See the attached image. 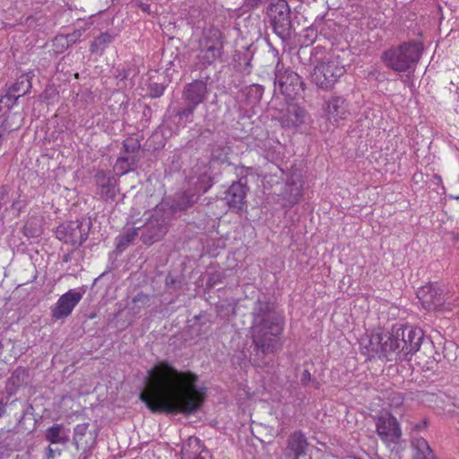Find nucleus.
Segmentation results:
<instances>
[{
  "instance_id": "51",
  "label": "nucleus",
  "mask_w": 459,
  "mask_h": 459,
  "mask_svg": "<svg viewBox=\"0 0 459 459\" xmlns=\"http://www.w3.org/2000/svg\"><path fill=\"white\" fill-rule=\"evenodd\" d=\"M429 420L426 417L418 422L412 421L410 423V429L411 432H420L426 430L429 428Z\"/></svg>"
},
{
  "instance_id": "3",
  "label": "nucleus",
  "mask_w": 459,
  "mask_h": 459,
  "mask_svg": "<svg viewBox=\"0 0 459 459\" xmlns=\"http://www.w3.org/2000/svg\"><path fill=\"white\" fill-rule=\"evenodd\" d=\"M390 339L388 351H392L390 359L394 362L410 361L417 353L428 355L434 349L432 340L422 329L408 325H394Z\"/></svg>"
},
{
  "instance_id": "12",
  "label": "nucleus",
  "mask_w": 459,
  "mask_h": 459,
  "mask_svg": "<svg viewBox=\"0 0 459 459\" xmlns=\"http://www.w3.org/2000/svg\"><path fill=\"white\" fill-rule=\"evenodd\" d=\"M252 169L251 167L236 166L235 174L238 179L224 192L223 199L229 209L235 213H240L247 206V195L249 191L247 177Z\"/></svg>"
},
{
  "instance_id": "41",
  "label": "nucleus",
  "mask_w": 459,
  "mask_h": 459,
  "mask_svg": "<svg viewBox=\"0 0 459 459\" xmlns=\"http://www.w3.org/2000/svg\"><path fill=\"white\" fill-rule=\"evenodd\" d=\"M454 348H455V344L452 342L449 343H446L443 346L442 353H439L438 351H435L432 353V351L435 350V348L427 355L431 359V361H427V364L429 363H435V365L437 367L439 363H442L444 360H446L448 363L451 362L452 358L449 355L448 351H452Z\"/></svg>"
},
{
  "instance_id": "54",
  "label": "nucleus",
  "mask_w": 459,
  "mask_h": 459,
  "mask_svg": "<svg viewBox=\"0 0 459 459\" xmlns=\"http://www.w3.org/2000/svg\"><path fill=\"white\" fill-rule=\"evenodd\" d=\"M10 186L8 185H3L0 186V203L4 205L7 204L10 201Z\"/></svg>"
},
{
  "instance_id": "37",
  "label": "nucleus",
  "mask_w": 459,
  "mask_h": 459,
  "mask_svg": "<svg viewBox=\"0 0 459 459\" xmlns=\"http://www.w3.org/2000/svg\"><path fill=\"white\" fill-rule=\"evenodd\" d=\"M193 323L190 325L192 332L196 335L206 333L212 325L214 323V316L207 311H201L193 317Z\"/></svg>"
},
{
  "instance_id": "43",
  "label": "nucleus",
  "mask_w": 459,
  "mask_h": 459,
  "mask_svg": "<svg viewBox=\"0 0 459 459\" xmlns=\"http://www.w3.org/2000/svg\"><path fill=\"white\" fill-rule=\"evenodd\" d=\"M114 101L116 104H118V107L116 108L113 104L110 105L112 109H117V114L120 115L123 118H125L126 115L128 114V108L130 104V98L128 95L121 92H116L113 95Z\"/></svg>"
},
{
  "instance_id": "34",
  "label": "nucleus",
  "mask_w": 459,
  "mask_h": 459,
  "mask_svg": "<svg viewBox=\"0 0 459 459\" xmlns=\"http://www.w3.org/2000/svg\"><path fill=\"white\" fill-rule=\"evenodd\" d=\"M5 96L16 99V105L25 99L29 92V74H22L10 87L1 91Z\"/></svg>"
},
{
  "instance_id": "27",
  "label": "nucleus",
  "mask_w": 459,
  "mask_h": 459,
  "mask_svg": "<svg viewBox=\"0 0 459 459\" xmlns=\"http://www.w3.org/2000/svg\"><path fill=\"white\" fill-rule=\"evenodd\" d=\"M289 101H287L286 111L281 118V124L287 127H299L306 123L308 113L298 103Z\"/></svg>"
},
{
  "instance_id": "14",
  "label": "nucleus",
  "mask_w": 459,
  "mask_h": 459,
  "mask_svg": "<svg viewBox=\"0 0 459 459\" xmlns=\"http://www.w3.org/2000/svg\"><path fill=\"white\" fill-rule=\"evenodd\" d=\"M91 226L90 220L65 221L56 228V236L60 241L78 247L88 238Z\"/></svg>"
},
{
  "instance_id": "4",
  "label": "nucleus",
  "mask_w": 459,
  "mask_h": 459,
  "mask_svg": "<svg viewBox=\"0 0 459 459\" xmlns=\"http://www.w3.org/2000/svg\"><path fill=\"white\" fill-rule=\"evenodd\" d=\"M209 79V76H205L204 78L195 79L184 85L181 95L182 105L178 107L169 106L167 110L169 121L181 126H185L193 121L196 108L206 100L209 92L207 84Z\"/></svg>"
},
{
  "instance_id": "63",
  "label": "nucleus",
  "mask_w": 459,
  "mask_h": 459,
  "mask_svg": "<svg viewBox=\"0 0 459 459\" xmlns=\"http://www.w3.org/2000/svg\"><path fill=\"white\" fill-rule=\"evenodd\" d=\"M7 403L4 402V397L0 395V419L4 415L6 411Z\"/></svg>"
},
{
  "instance_id": "22",
  "label": "nucleus",
  "mask_w": 459,
  "mask_h": 459,
  "mask_svg": "<svg viewBox=\"0 0 459 459\" xmlns=\"http://www.w3.org/2000/svg\"><path fill=\"white\" fill-rule=\"evenodd\" d=\"M367 341L364 345L366 353L370 357H378L381 359L391 361L392 351H388L390 345V331L384 333L382 330L373 331L363 342Z\"/></svg>"
},
{
  "instance_id": "46",
  "label": "nucleus",
  "mask_w": 459,
  "mask_h": 459,
  "mask_svg": "<svg viewBox=\"0 0 459 459\" xmlns=\"http://www.w3.org/2000/svg\"><path fill=\"white\" fill-rule=\"evenodd\" d=\"M53 48L56 53L61 54L64 53L66 49L70 48L68 44L67 38L65 34H57L53 39Z\"/></svg>"
},
{
  "instance_id": "61",
  "label": "nucleus",
  "mask_w": 459,
  "mask_h": 459,
  "mask_svg": "<svg viewBox=\"0 0 459 459\" xmlns=\"http://www.w3.org/2000/svg\"><path fill=\"white\" fill-rule=\"evenodd\" d=\"M136 5L144 13H151V6L146 1L135 2Z\"/></svg>"
},
{
  "instance_id": "45",
  "label": "nucleus",
  "mask_w": 459,
  "mask_h": 459,
  "mask_svg": "<svg viewBox=\"0 0 459 459\" xmlns=\"http://www.w3.org/2000/svg\"><path fill=\"white\" fill-rule=\"evenodd\" d=\"M161 60L163 63H165L166 70H169L170 68L176 66V61H178V63H180L178 48H164L162 52Z\"/></svg>"
},
{
  "instance_id": "18",
  "label": "nucleus",
  "mask_w": 459,
  "mask_h": 459,
  "mask_svg": "<svg viewBox=\"0 0 459 459\" xmlns=\"http://www.w3.org/2000/svg\"><path fill=\"white\" fill-rule=\"evenodd\" d=\"M29 170L27 165L21 168L17 172L16 178L13 180V192L12 194L11 211L16 216H19L23 212L29 201Z\"/></svg>"
},
{
  "instance_id": "8",
  "label": "nucleus",
  "mask_w": 459,
  "mask_h": 459,
  "mask_svg": "<svg viewBox=\"0 0 459 459\" xmlns=\"http://www.w3.org/2000/svg\"><path fill=\"white\" fill-rule=\"evenodd\" d=\"M346 74L345 65L340 56L332 55L319 61L310 72L312 84L322 91H331Z\"/></svg>"
},
{
  "instance_id": "60",
  "label": "nucleus",
  "mask_w": 459,
  "mask_h": 459,
  "mask_svg": "<svg viewBox=\"0 0 459 459\" xmlns=\"http://www.w3.org/2000/svg\"><path fill=\"white\" fill-rule=\"evenodd\" d=\"M46 291H40L39 295H34L33 297H30V306H35L36 304H38L40 299L46 297Z\"/></svg>"
},
{
  "instance_id": "48",
  "label": "nucleus",
  "mask_w": 459,
  "mask_h": 459,
  "mask_svg": "<svg viewBox=\"0 0 459 459\" xmlns=\"http://www.w3.org/2000/svg\"><path fill=\"white\" fill-rule=\"evenodd\" d=\"M10 341L4 340L0 337V376L3 375V371L7 365V350L6 347L10 345Z\"/></svg>"
},
{
  "instance_id": "50",
  "label": "nucleus",
  "mask_w": 459,
  "mask_h": 459,
  "mask_svg": "<svg viewBox=\"0 0 459 459\" xmlns=\"http://www.w3.org/2000/svg\"><path fill=\"white\" fill-rule=\"evenodd\" d=\"M95 16L91 15L89 17L87 21H85L83 18H77L76 22L74 23V26L76 27V30H81V33L82 34L83 31L90 29L91 26L93 24V18Z\"/></svg>"
},
{
  "instance_id": "20",
  "label": "nucleus",
  "mask_w": 459,
  "mask_h": 459,
  "mask_svg": "<svg viewBox=\"0 0 459 459\" xmlns=\"http://www.w3.org/2000/svg\"><path fill=\"white\" fill-rule=\"evenodd\" d=\"M309 449L310 444L305 433L300 429L295 430L287 437L281 459H312Z\"/></svg>"
},
{
  "instance_id": "28",
  "label": "nucleus",
  "mask_w": 459,
  "mask_h": 459,
  "mask_svg": "<svg viewBox=\"0 0 459 459\" xmlns=\"http://www.w3.org/2000/svg\"><path fill=\"white\" fill-rule=\"evenodd\" d=\"M224 50L218 48H211L198 43V53L196 55L195 66L198 70L203 71L208 67L214 65L217 61L221 60Z\"/></svg>"
},
{
  "instance_id": "11",
  "label": "nucleus",
  "mask_w": 459,
  "mask_h": 459,
  "mask_svg": "<svg viewBox=\"0 0 459 459\" xmlns=\"http://www.w3.org/2000/svg\"><path fill=\"white\" fill-rule=\"evenodd\" d=\"M172 221L168 213L159 204H156L146 218L144 224L140 227V239L143 244L150 247L160 241L167 235Z\"/></svg>"
},
{
  "instance_id": "32",
  "label": "nucleus",
  "mask_w": 459,
  "mask_h": 459,
  "mask_svg": "<svg viewBox=\"0 0 459 459\" xmlns=\"http://www.w3.org/2000/svg\"><path fill=\"white\" fill-rule=\"evenodd\" d=\"M225 42L226 39L223 32L215 26L204 29L198 41L199 44L211 48H218L220 50H224Z\"/></svg>"
},
{
  "instance_id": "16",
  "label": "nucleus",
  "mask_w": 459,
  "mask_h": 459,
  "mask_svg": "<svg viewBox=\"0 0 459 459\" xmlns=\"http://www.w3.org/2000/svg\"><path fill=\"white\" fill-rule=\"evenodd\" d=\"M198 199L187 188L175 193L173 195L166 196L158 204L168 215L172 219H177L178 215L186 212L193 207Z\"/></svg>"
},
{
  "instance_id": "55",
  "label": "nucleus",
  "mask_w": 459,
  "mask_h": 459,
  "mask_svg": "<svg viewBox=\"0 0 459 459\" xmlns=\"http://www.w3.org/2000/svg\"><path fill=\"white\" fill-rule=\"evenodd\" d=\"M223 276L221 273H212L208 275L206 285L213 287L222 281Z\"/></svg>"
},
{
  "instance_id": "29",
  "label": "nucleus",
  "mask_w": 459,
  "mask_h": 459,
  "mask_svg": "<svg viewBox=\"0 0 459 459\" xmlns=\"http://www.w3.org/2000/svg\"><path fill=\"white\" fill-rule=\"evenodd\" d=\"M255 53V47L254 44L244 46L240 49L236 50L233 55L235 67H237L239 72L249 74L252 71V60Z\"/></svg>"
},
{
  "instance_id": "17",
  "label": "nucleus",
  "mask_w": 459,
  "mask_h": 459,
  "mask_svg": "<svg viewBox=\"0 0 459 459\" xmlns=\"http://www.w3.org/2000/svg\"><path fill=\"white\" fill-rule=\"evenodd\" d=\"M376 432L381 441L387 446L398 444L403 432L397 419L389 411L375 417Z\"/></svg>"
},
{
  "instance_id": "59",
  "label": "nucleus",
  "mask_w": 459,
  "mask_h": 459,
  "mask_svg": "<svg viewBox=\"0 0 459 459\" xmlns=\"http://www.w3.org/2000/svg\"><path fill=\"white\" fill-rule=\"evenodd\" d=\"M312 376L308 369H304L301 378H300V384L302 386L307 387L308 386L310 381L312 380Z\"/></svg>"
},
{
  "instance_id": "36",
  "label": "nucleus",
  "mask_w": 459,
  "mask_h": 459,
  "mask_svg": "<svg viewBox=\"0 0 459 459\" xmlns=\"http://www.w3.org/2000/svg\"><path fill=\"white\" fill-rule=\"evenodd\" d=\"M264 93V87L258 83H253L241 89L242 101L252 108L260 104Z\"/></svg>"
},
{
  "instance_id": "25",
  "label": "nucleus",
  "mask_w": 459,
  "mask_h": 459,
  "mask_svg": "<svg viewBox=\"0 0 459 459\" xmlns=\"http://www.w3.org/2000/svg\"><path fill=\"white\" fill-rule=\"evenodd\" d=\"M113 77L117 80V87L118 90H131L135 86V78L138 76L140 70L134 62H126L114 67Z\"/></svg>"
},
{
  "instance_id": "38",
  "label": "nucleus",
  "mask_w": 459,
  "mask_h": 459,
  "mask_svg": "<svg viewBox=\"0 0 459 459\" xmlns=\"http://www.w3.org/2000/svg\"><path fill=\"white\" fill-rule=\"evenodd\" d=\"M210 158H209V170H213L215 169V165H231L230 161V152L229 148L222 146L221 144H212L210 149Z\"/></svg>"
},
{
  "instance_id": "42",
  "label": "nucleus",
  "mask_w": 459,
  "mask_h": 459,
  "mask_svg": "<svg viewBox=\"0 0 459 459\" xmlns=\"http://www.w3.org/2000/svg\"><path fill=\"white\" fill-rule=\"evenodd\" d=\"M152 299L153 295L145 294L143 291H140L132 299V306L130 309L134 315H137L143 308L151 306Z\"/></svg>"
},
{
  "instance_id": "35",
  "label": "nucleus",
  "mask_w": 459,
  "mask_h": 459,
  "mask_svg": "<svg viewBox=\"0 0 459 459\" xmlns=\"http://www.w3.org/2000/svg\"><path fill=\"white\" fill-rule=\"evenodd\" d=\"M45 437L51 445H61L66 447L70 441V429H65L63 424H54L48 428Z\"/></svg>"
},
{
  "instance_id": "64",
  "label": "nucleus",
  "mask_w": 459,
  "mask_h": 459,
  "mask_svg": "<svg viewBox=\"0 0 459 459\" xmlns=\"http://www.w3.org/2000/svg\"><path fill=\"white\" fill-rule=\"evenodd\" d=\"M211 455L208 450L202 451L198 455L195 456L193 459H211Z\"/></svg>"
},
{
  "instance_id": "19",
  "label": "nucleus",
  "mask_w": 459,
  "mask_h": 459,
  "mask_svg": "<svg viewBox=\"0 0 459 459\" xmlns=\"http://www.w3.org/2000/svg\"><path fill=\"white\" fill-rule=\"evenodd\" d=\"M446 292L444 286L430 282L418 289L416 296L424 309L435 311L442 308L446 302Z\"/></svg>"
},
{
  "instance_id": "58",
  "label": "nucleus",
  "mask_w": 459,
  "mask_h": 459,
  "mask_svg": "<svg viewBox=\"0 0 459 459\" xmlns=\"http://www.w3.org/2000/svg\"><path fill=\"white\" fill-rule=\"evenodd\" d=\"M51 446L52 445L50 444L46 448V450H47V453H46L47 459H54L56 455H61L62 448H58V447L53 448Z\"/></svg>"
},
{
  "instance_id": "47",
  "label": "nucleus",
  "mask_w": 459,
  "mask_h": 459,
  "mask_svg": "<svg viewBox=\"0 0 459 459\" xmlns=\"http://www.w3.org/2000/svg\"><path fill=\"white\" fill-rule=\"evenodd\" d=\"M235 314V307L230 303L216 305V316L221 319H227L230 316Z\"/></svg>"
},
{
  "instance_id": "40",
  "label": "nucleus",
  "mask_w": 459,
  "mask_h": 459,
  "mask_svg": "<svg viewBox=\"0 0 459 459\" xmlns=\"http://www.w3.org/2000/svg\"><path fill=\"white\" fill-rule=\"evenodd\" d=\"M186 283L185 275L177 271L169 272L164 280L165 288L169 291L181 290Z\"/></svg>"
},
{
  "instance_id": "56",
  "label": "nucleus",
  "mask_w": 459,
  "mask_h": 459,
  "mask_svg": "<svg viewBox=\"0 0 459 459\" xmlns=\"http://www.w3.org/2000/svg\"><path fill=\"white\" fill-rule=\"evenodd\" d=\"M269 1L270 0H244V6L248 10H255Z\"/></svg>"
},
{
  "instance_id": "33",
  "label": "nucleus",
  "mask_w": 459,
  "mask_h": 459,
  "mask_svg": "<svg viewBox=\"0 0 459 459\" xmlns=\"http://www.w3.org/2000/svg\"><path fill=\"white\" fill-rule=\"evenodd\" d=\"M411 459H437L429 442L418 436L411 437Z\"/></svg>"
},
{
  "instance_id": "7",
  "label": "nucleus",
  "mask_w": 459,
  "mask_h": 459,
  "mask_svg": "<svg viewBox=\"0 0 459 459\" xmlns=\"http://www.w3.org/2000/svg\"><path fill=\"white\" fill-rule=\"evenodd\" d=\"M0 395L4 397L5 403L10 406L19 403L22 411L13 430L18 433L21 429H25L23 420L29 411V370L23 367L15 368L6 381L5 393H1Z\"/></svg>"
},
{
  "instance_id": "6",
  "label": "nucleus",
  "mask_w": 459,
  "mask_h": 459,
  "mask_svg": "<svg viewBox=\"0 0 459 459\" xmlns=\"http://www.w3.org/2000/svg\"><path fill=\"white\" fill-rule=\"evenodd\" d=\"M290 7L286 0L271 2L265 12V22L273 32L281 39L283 47L289 46L295 39L297 33L295 20Z\"/></svg>"
},
{
  "instance_id": "24",
  "label": "nucleus",
  "mask_w": 459,
  "mask_h": 459,
  "mask_svg": "<svg viewBox=\"0 0 459 459\" xmlns=\"http://www.w3.org/2000/svg\"><path fill=\"white\" fill-rule=\"evenodd\" d=\"M303 191V180L299 176L291 175L289 177L282 186L279 195L278 203L286 209L292 208L297 204L301 197Z\"/></svg>"
},
{
  "instance_id": "2",
  "label": "nucleus",
  "mask_w": 459,
  "mask_h": 459,
  "mask_svg": "<svg viewBox=\"0 0 459 459\" xmlns=\"http://www.w3.org/2000/svg\"><path fill=\"white\" fill-rule=\"evenodd\" d=\"M250 316L252 344L249 355L243 350L236 351L230 357V363L235 368H247L250 363L254 366L264 364L267 355L277 351L284 331V314L278 309L276 301L266 293H259L253 301Z\"/></svg>"
},
{
  "instance_id": "1",
  "label": "nucleus",
  "mask_w": 459,
  "mask_h": 459,
  "mask_svg": "<svg viewBox=\"0 0 459 459\" xmlns=\"http://www.w3.org/2000/svg\"><path fill=\"white\" fill-rule=\"evenodd\" d=\"M200 382L196 373L161 359L147 370L139 400L152 413L189 418L201 412L207 400L208 389Z\"/></svg>"
},
{
  "instance_id": "26",
  "label": "nucleus",
  "mask_w": 459,
  "mask_h": 459,
  "mask_svg": "<svg viewBox=\"0 0 459 459\" xmlns=\"http://www.w3.org/2000/svg\"><path fill=\"white\" fill-rule=\"evenodd\" d=\"M349 101L342 95H332L324 105V109L330 121L335 123L344 120L349 114Z\"/></svg>"
},
{
  "instance_id": "5",
  "label": "nucleus",
  "mask_w": 459,
  "mask_h": 459,
  "mask_svg": "<svg viewBox=\"0 0 459 459\" xmlns=\"http://www.w3.org/2000/svg\"><path fill=\"white\" fill-rule=\"evenodd\" d=\"M422 42L416 39L392 45L381 53L380 60L388 69L398 73H413L423 53Z\"/></svg>"
},
{
  "instance_id": "44",
  "label": "nucleus",
  "mask_w": 459,
  "mask_h": 459,
  "mask_svg": "<svg viewBox=\"0 0 459 459\" xmlns=\"http://www.w3.org/2000/svg\"><path fill=\"white\" fill-rule=\"evenodd\" d=\"M169 84V81H166L165 79L163 82H158L150 78L147 83V95L152 99L160 98L164 94Z\"/></svg>"
},
{
  "instance_id": "10",
  "label": "nucleus",
  "mask_w": 459,
  "mask_h": 459,
  "mask_svg": "<svg viewBox=\"0 0 459 459\" xmlns=\"http://www.w3.org/2000/svg\"><path fill=\"white\" fill-rule=\"evenodd\" d=\"M47 3L48 0L30 1V11L34 10V13H30V39L33 47L39 48L46 46L48 35L56 23L49 10L39 9V5Z\"/></svg>"
},
{
  "instance_id": "57",
  "label": "nucleus",
  "mask_w": 459,
  "mask_h": 459,
  "mask_svg": "<svg viewBox=\"0 0 459 459\" xmlns=\"http://www.w3.org/2000/svg\"><path fill=\"white\" fill-rule=\"evenodd\" d=\"M65 35L67 38V41H68V44L70 45V47H72L74 44L77 43L80 40L81 37L82 36L81 33V30H76V29H74V30L73 32L66 33Z\"/></svg>"
},
{
  "instance_id": "39",
  "label": "nucleus",
  "mask_w": 459,
  "mask_h": 459,
  "mask_svg": "<svg viewBox=\"0 0 459 459\" xmlns=\"http://www.w3.org/2000/svg\"><path fill=\"white\" fill-rule=\"evenodd\" d=\"M140 227H134L128 229L122 234H119L115 238L116 242V252L121 254L124 252L131 244L134 243L135 238L139 236Z\"/></svg>"
},
{
  "instance_id": "23",
  "label": "nucleus",
  "mask_w": 459,
  "mask_h": 459,
  "mask_svg": "<svg viewBox=\"0 0 459 459\" xmlns=\"http://www.w3.org/2000/svg\"><path fill=\"white\" fill-rule=\"evenodd\" d=\"M17 106L16 99L5 96L0 91V128L3 131H13L21 126L24 117L17 112H11L12 108Z\"/></svg>"
},
{
  "instance_id": "53",
  "label": "nucleus",
  "mask_w": 459,
  "mask_h": 459,
  "mask_svg": "<svg viewBox=\"0 0 459 459\" xmlns=\"http://www.w3.org/2000/svg\"><path fill=\"white\" fill-rule=\"evenodd\" d=\"M152 108L147 104H143L142 117H141V121H140L141 124L143 125V126H144V127L148 126V125L151 121V118H152Z\"/></svg>"
},
{
  "instance_id": "52",
  "label": "nucleus",
  "mask_w": 459,
  "mask_h": 459,
  "mask_svg": "<svg viewBox=\"0 0 459 459\" xmlns=\"http://www.w3.org/2000/svg\"><path fill=\"white\" fill-rule=\"evenodd\" d=\"M90 426V423L88 422H84V423H82V424H78L74 427V441L75 444L78 443V437H80V439L85 436L86 434V431L88 429Z\"/></svg>"
},
{
  "instance_id": "30",
  "label": "nucleus",
  "mask_w": 459,
  "mask_h": 459,
  "mask_svg": "<svg viewBox=\"0 0 459 459\" xmlns=\"http://www.w3.org/2000/svg\"><path fill=\"white\" fill-rule=\"evenodd\" d=\"M215 183L214 175L212 170H206L204 173L197 176L195 178H192L188 190L195 194L196 198L199 200L200 197L207 193Z\"/></svg>"
},
{
  "instance_id": "21",
  "label": "nucleus",
  "mask_w": 459,
  "mask_h": 459,
  "mask_svg": "<svg viewBox=\"0 0 459 459\" xmlns=\"http://www.w3.org/2000/svg\"><path fill=\"white\" fill-rule=\"evenodd\" d=\"M86 291L87 286L82 285L76 290H69L67 292L61 295L56 305L51 308L52 318L59 320L68 317Z\"/></svg>"
},
{
  "instance_id": "49",
  "label": "nucleus",
  "mask_w": 459,
  "mask_h": 459,
  "mask_svg": "<svg viewBox=\"0 0 459 459\" xmlns=\"http://www.w3.org/2000/svg\"><path fill=\"white\" fill-rule=\"evenodd\" d=\"M170 163L169 164V169L170 172H178L182 167V158L180 154L174 153L169 158Z\"/></svg>"
},
{
  "instance_id": "62",
  "label": "nucleus",
  "mask_w": 459,
  "mask_h": 459,
  "mask_svg": "<svg viewBox=\"0 0 459 459\" xmlns=\"http://www.w3.org/2000/svg\"><path fill=\"white\" fill-rule=\"evenodd\" d=\"M213 133H214L213 130H212L210 128H204L201 131L200 136L204 139H209L213 135Z\"/></svg>"
},
{
  "instance_id": "31",
  "label": "nucleus",
  "mask_w": 459,
  "mask_h": 459,
  "mask_svg": "<svg viewBox=\"0 0 459 459\" xmlns=\"http://www.w3.org/2000/svg\"><path fill=\"white\" fill-rule=\"evenodd\" d=\"M118 36L116 30H107L101 31L98 36H95L90 43L89 50L91 54L102 56L106 48L114 42Z\"/></svg>"
},
{
  "instance_id": "9",
  "label": "nucleus",
  "mask_w": 459,
  "mask_h": 459,
  "mask_svg": "<svg viewBox=\"0 0 459 459\" xmlns=\"http://www.w3.org/2000/svg\"><path fill=\"white\" fill-rule=\"evenodd\" d=\"M274 93L276 91L284 96L286 101L303 97L307 84L303 78L291 67L278 61L274 67Z\"/></svg>"
},
{
  "instance_id": "15",
  "label": "nucleus",
  "mask_w": 459,
  "mask_h": 459,
  "mask_svg": "<svg viewBox=\"0 0 459 459\" xmlns=\"http://www.w3.org/2000/svg\"><path fill=\"white\" fill-rule=\"evenodd\" d=\"M95 194L106 203H112L119 193V178L108 169H98L93 174Z\"/></svg>"
},
{
  "instance_id": "13",
  "label": "nucleus",
  "mask_w": 459,
  "mask_h": 459,
  "mask_svg": "<svg viewBox=\"0 0 459 459\" xmlns=\"http://www.w3.org/2000/svg\"><path fill=\"white\" fill-rule=\"evenodd\" d=\"M142 160L141 143L136 137L128 136L121 143L119 154L114 164V171L118 177L138 169Z\"/></svg>"
}]
</instances>
